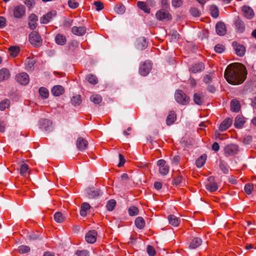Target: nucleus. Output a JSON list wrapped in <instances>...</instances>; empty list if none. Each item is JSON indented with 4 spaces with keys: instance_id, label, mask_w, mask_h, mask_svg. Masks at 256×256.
I'll return each mask as SVG.
<instances>
[{
    "instance_id": "1",
    "label": "nucleus",
    "mask_w": 256,
    "mask_h": 256,
    "mask_svg": "<svg viewBox=\"0 0 256 256\" xmlns=\"http://www.w3.org/2000/svg\"><path fill=\"white\" fill-rule=\"evenodd\" d=\"M246 74V70L244 64L234 62L227 66L224 71V76L230 84L238 85L244 81Z\"/></svg>"
},
{
    "instance_id": "2",
    "label": "nucleus",
    "mask_w": 256,
    "mask_h": 256,
    "mask_svg": "<svg viewBox=\"0 0 256 256\" xmlns=\"http://www.w3.org/2000/svg\"><path fill=\"white\" fill-rule=\"evenodd\" d=\"M28 40L30 43L35 47L40 46L42 42L40 36L36 31H32L30 33Z\"/></svg>"
},
{
    "instance_id": "3",
    "label": "nucleus",
    "mask_w": 256,
    "mask_h": 256,
    "mask_svg": "<svg viewBox=\"0 0 256 256\" xmlns=\"http://www.w3.org/2000/svg\"><path fill=\"white\" fill-rule=\"evenodd\" d=\"M238 145L230 144L226 145L224 148V154L226 157L232 156L237 154L239 152Z\"/></svg>"
},
{
    "instance_id": "4",
    "label": "nucleus",
    "mask_w": 256,
    "mask_h": 256,
    "mask_svg": "<svg viewBox=\"0 0 256 256\" xmlns=\"http://www.w3.org/2000/svg\"><path fill=\"white\" fill-rule=\"evenodd\" d=\"M176 101L182 105H186L190 102V98L182 90H177L175 93Z\"/></svg>"
},
{
    "instance_id": "5",
    "label": "nucleus",
    "mask_w": 256,
    "mask_h": 256,
    "mask_svg": "<svg viewBox=\"0 0 256 256\" xmlns=\"http://www.w3.org/2000/svg\"><path fill=\"white\" fill-rule=\"evenodd\" d=\"M152 69V64L150 62L146 61L141 63L140 68V74L142 76H146Z\"/></svg>"
},
{
    "instance_id": "6",
    "label": "nucleus",
    "mask_w": 256,
    "mask_h": 256,
    "mask_svg": "<svg viewBox=\"0 0 256 256\" xmlns=\"http://www.w3.org/2000/svg\"><path fill=\"white\" fill-rule=\"evenodd\" d=\"M233 48L235 50L236 54L239 56H242L246 52V48L244 46L236 42H234L232 43Z\"/></svg>"
},
{
    "instance_id": "7",
    "label": "nucleus",
    "mask_w": 256,
    "mask_h": 256,
    "mask_svg": "<svg viewBox=\"0 0 256 256\" xmlns=\"http://www.w3.org/2000/svg\"><path fill=\"white\" fill-rule=\"evenodd\" d=\"M162 8L156 13V16H170L168 10V4L167 0H162Z\"/></svg>"
},
{
    "instance_id": "8",
    "label": "nucleus",
    "mask_w": 256,
    "mask_h": 256,
    "mask_svg": "<svg viewBox=\"0 0 256 256\" xmlns=\"http://www.w3.org/2000/svg\"><path fill=\"white\" fill-rule=\"evenodd\" d=\"M40 128V129L50 132L52 128V122L47 119H42L39 122Z\"/></svg>"
},
{
    "instance_id": "9",
    "label": "nucleus",
    "mask_w": 256,
    "mask_h": 256,
    "mask_svg": "<svg viewBox=\"0 0 256 256\" xmlns=\"http://www.w3.org/2000/svg\"><path fill=\"white\" fill-rule=\"evenodd\" d=\"M98 233L95 230H89L86 234L85 240L90 244H94L96 242Z\"/></svg>"
},
{
    "instance_id": "10",
    "label": "nucleus",
    "mask_w": 256,
    "mask_h": 256,
    "mask_svg": "<svg viewBox=\"0 0 256 256\" xmlns=\"http://www.w3.org/2000/svg\"><path fill=\"white\" fill-rule=\"evenodd\" d=\"M16 80L20 84L26 85L29 82L28 75L26 72L18 74L16 77Z\"/></svg>"
},
{
    "instance_id": "11",
    "label": "nucleus",
    "mask_w": 256,
    "mask_h": 256,
    "mask_svg": "<svg viewBox=\"0 0 256 256\" xmlns=\"http://www.w3.org/2000/svg\"><path fill=\"white\" fill-rule=\"evenodd\" d=\"M76 147L80 150H85L88 146V142L82 137H80L76 140Z\"/></svg>"
},
{
    "instance_id": "12",
    "label": "nucleus",
    "mask_w": 256,
    "mask_h": 256,
    "mask_svg": "<svg viewBox=\"0 0 256 256\" xmlns=\"http://www.w3.org/2000/svg\"><path fill=\"white\" fill-rule=\"evenodd\" d=\"M232 123V120L230 118H226L220 124L219 126V130L221 132H224L228 129Z\"/></svg>"
},
{
    "instance_id": "13",
    "label": "nucleus",
    "mask_w": 256,
    "mask_h": 256,
    "mask_svg": "<svg viewBox=\"0 0 256 256\" xmlns=\"http://www.w3.org/2000/svg\"><path fill=\"white\" fill-rule=\"evenodd\" d=\"M204 69V64L202 62H200L192 65L190 70L193 74H196L202 72Z\"/></svg>"
},
{
    "instance_id": "14",
    "label": "nucleus",
    "mask_w": 256,
    "mask_h": 256,
    "mask_svg": "<svg viewBox=\"0 0 256 256\" xmlns=\"http://www.w3.org/2000/svg\"><path fill=\"white\" fill-rule=\"evenodd\" d=\"M14 16H24L26 12V8L22 4H20L14 7Z\"/></svg>"
},
{
    "instance_id": "15",
    "label": "nucleus",
    "mask_w": 256,
    "mask_h": 256,
    "mask_svg": "<svg viewBox=\"0 0 256 256\" xmlns=\"http://www.w3.org/2000/svg\"><path fill=\"white\" fill-rule=\"evenodd\" d=\"M10 70L6 68H2L0 70V82L6 80L10 78Z\"/></svg>"
},
{
    "instance_id": "16",
    "label": "nucleus",
    "mask_w": 256,
    "mask_h": 256,
    "mask_svg": "<svg viewBox=\"0 0 256 256\" xmlns=\"http://www.w3.org/2000/svg\"><path fill=\"white\" fill-rule=\"evenodd\" d=\"M72 32L75 35L82 36L85 34L86 29L84 26H73L72 28Z\"/></svg>"
},
{
    "instance_id": "17",
    "label": "nucleus",
    "mask_w": 256,
    "mask_h": 256,
    "mask_svg": "<svg viewBox=\"0 0 256 256\" xmlns=\"http://www.w3.org/2000/svg\"><path fill=\"white\" fill-rule=\"evenodd\" d=\"M51 92L54 96H58L64 93V89L61 86H55L52 88Z\"/></svg>"
},
{
    "instance_id": "18",
    "label": "nucleus",
    "mask_w": 256,
    "mask_h": 256,
    "mask_svg": "<svg viewBox=\"0 0 256 256\" xmlns=\"http://www.w3.org/2000/svg\"><path fill=\"white\" fill-rule=\"evenodd\" d=\"M168 218L170 224L174 226H177L180 224V219L174 215L168 216Z\"/></svg>"
},
{
    "instance_id": "19",
    "label": "nucleus",
    "mask_w": 256,
    "mask_h": 256,
    "mask_svg": "<svg viewBox=\"0 0 256 256\" xmlns=\"http://www.w3.org/2000/svg\"><path fill=\"white\" fill-rule=\"evenodd\" d=\"M240 109V104L239 101L234 99L230 102V110L234 112H238Z\"/></svg>"
},
{
    "instance_id": "20",
    "label": "nucleus",
    "mask_w": 256,
    "mask_h": 256,
    "mask_svg": "<svg viewBox=\"0 0 256 256\" xmlns=\"http://www.w3.org/2000/svg\"><path fill=\"white\" fill-rule=\"evenodd\" d=\"M91 206L88 202H83L80 207V214L82 216L85 217L87 215V212Z\"/></svg>"
},
{
    "instance_id": "21",
    "label": "nucleus",
    "mask_w": 256,
    "mask_h": 256,
    "mask_svg": "<svg viewBox=\"0 0 256 256\" xmlns=\"http://www.w3.org/2000/svg\"><path fill=\"white\" fill-rule=\"evenodd\" d=\"M176 119V116L175 112L173 110L170 112L166 120L167 125L170 126L172 124Z\"/></svg>"
},
{
    "instance_id": "22",
    "label": "nucleus",
    "mask_w": 256,
    "mask_h": 256,
    "mask_svg": "<svg viewBox=\"0 0 256 256\" xmlns=\"http://www.w3.org/2000/svg\"><path fill=\"white\" fill-rule=\"evenodd\" d=\"M216 31L218 34L224 36L226 32L225 24L222 22H218L216 25Z\"/></svg>"
},
{
    "instance_id": "23",
    "label": "nucleus",
    "mask_w": 256,
    "mask_h": 256,
    "mask_svg": "<svg viewBox=\"0 0 256 256\" xmlns=\"http://www.w3.org/2000/svg\"><path fill=\"white\" fill-rule=\"evenodd\" d=\"M202 240L200 238H194L190 244L189 248H190L194 249L201 245Z\"/></svg>"
},
{
    "instance_id": "24",
    "label": "nucleus",
    "mask_w": 256,
    "mask_h": 256,
    "mask_svg": "<svg viewBox=\"0 0 256 256\" xmlns=\"http://www.w3.org/2000/svg\"><path fill=\"white\" fill-rule=\"evenodd\" d=\"M55 41L58 44L64 46L66 44V38L64 35L58 34L55 37Z\"/></svg>"
},
{
    "instance_id": "25",
    "label": "nucleus",
    "mask_w": 256,
    "mask_h": 256,
    "mask_svg": "<svg viewBox=\"0 0 256 256\" xmlns=\"http://www.w3.org/2000/svg\"><path fill=\"white\" fill-rule=\"evenodd\" d=\"M245 122L244 118L241 116H238L234 120V126L236 128H241Z\"/></svg>"
},
{
    "instance_id": "26",
    "label": "nucleus",
    "mask_w": 256,
    "mask_h": 256,
    "mask_svg": "<svg viewBox=\"0 0 256 256\" xmlns=\"http://www.w3.org/2000/svg\"><path fill=\"white\" fill-rule=\"evenodd\" d=\"M88 195L89 198H96L100 195V190L99 189H94V188H91L88 190Z\"/></svg>"
},
{
    "instance_id": "27",
    "label": "nucleus",
    "mask_w": 256,
    "mask_h": 256,
    "mask_svg": "<svg viewBox=\"0 0 256 256\" xmlns=\"http://www.w3.org/2000/svg\"><path fill=\"white\" fill-rule=\"evenodd\" d=\"M235 26L238 32L242 33L245 30V25L244 22L239 18H238L236 21Z\"/></svg>"
},
{
    "instance_id": "28",
    "label": "nucleus",
    "mask_w": 256,
    "mask_h": 256,
    "mask_svg": "<svg viewBox=\"0 0 256 256\" xmlns=\"http://www.w3.org/2000/svg\"><path fill=\"white\" fill-rule=\"evenodd\" d=\"M38 17H30L28 22V28L32 30H34L38 26Z\"/></svg>"
},
{
    "instance_id": "29",
    "label": "nucleus",
    "mask_w": 256,
    "mask_h": 256,
    "mask_svg": "<svg viewBox=\"0 0 256 256\" xmlns=\"http://www.w3.org/2000/svg\"><path fill=\"white\" fill-rule=\"evenodd\" d=\"M194 101L198 105H202L204 103V96L199 93H196L194 96Z\"/></svg>"
},
{
    "instance_id": "30",
    "label": "nucleus",
    "mask_w": 256,
    "mask_h": 256,
    "mask_svg": "<svg viewBox=\"0 0 256 256\" xmlns=\"http://www.w3.org/2000/svg\"><path fill=\"white\" fill-rule=\"evenodd\" d=\"M206 158L207 156L206 154H204L200 156L196 161V166L198 168L202 167L206 162Z\"/></svg>"
},
{
    "instance_id": "31",
    "label": "nucleus",
    "mask_w": 256,
    "mask_h": 256,
    "mask_svg": "<svg viewBox=\"0 0 256 256\" xmlns=\"http://www.w3.org/2000/svg\"><path fill=\"white\" fill-rule=\"evenodd\" d=\"M135 225L138 229H142L144 227L145 220L140 216L136 218L135 222Z\"/></svg>"
},
{
    "instance_id": "32",
    "label": "nucleus",
    "mask_w": 256,
    "mask_h": 256,
    "mask_svg": "<svg viewBox=\"0 0 256 256\" xmlns=\"http://www.w3.org/2000/svg\"><path fill=\"white\" fill-rule=\"evenodd\" d=\"M90 100L96 104H100L102 101V97L98 94H93L90 96Z\"/></svg>"
},
{
    "instance_id": "33",
    "label": "nucleus",
    "mask_w": 256,
    "mask_h": 256,
    "mask_svg": "<svg viewBox=\"0 0 256 256\" xmlns=\"http://www.w3.org/2000/svg\"><path fill=\"white\" fill-rule=\"evenodd\" d=\"M242 12L244 16H254V10L248 6H244L242 8Z\"/></svg>"
},
{
    "instance_id": "34",
    "label": "nucleus",
    "mask_w": 256,
    "mask_h": 256,
    "mask_svg": "<svg viewBox=\"0 0 256 256\" xmlns=\"http://www.w3.org/2000/svg\"><path fill=\"white\" fill-rule=\"evenodd\" d=\"M86 79L89 83L92 84H96L98 83V79L95 75L88 74L86 76Z\"/></svg>"
},
{
    "instance_id": "35",
    "label": "nucleus",
    "mask_w": 256,
    "mask_h": 256,
    "mask_svg": "<svg viewBox=\"0 0 256 256\" xmlns=\"http://www.w3.org/2000/svg\"><path fill=\"white\" fill-rule=\"evenodd\" d=\"M137 6L140 8L144 10L146 13H150V8L144 2H137Z\"/></svg>"
},
{
    "instance_id": "36",
    "label": "nucleus",
    "mask_w": 256,
    "mask_h": 256,
    "mask_svg": "<svg viewBox=\"0 0 256 256\" xmlns=\"http://www.w3.org/2000/svg\"><path fill=\"white\" fill-rule=\"evenodd\" d=\"M29 166L26 164H23L21 165L20 174L22 176H26L28 172Z\"/></svg>"
},
{
    "instance_id": "37",
    "label": "nucleus",
    "mask_w": 256,
    "mask_h": 256,
    "mask_svg": "<svg viewBox=\"0 0 256 256\" xmlns=\"http://www.w3.org/2000/svg\"><path fill=\"white\" fill-rule=\"evenodd\" d=\"M114 11L118 14H122L126 11L125 6L122 4H118L115 6Z\"/></svg>"
},
{
    "instance_id": "38",
    "label": "nucleus",
    "mask_w": 256,
    "mask_h": 256,
    "mask_svg": "<svg viewBox=\"0 0 256 256\" xmlns=\"http://www.w3.org/2000/svg\"><path fill=\"white\" fill-rule=\"evenodd\" d=\"M38 92L40 95L44 98H47L49 96V92L44 87H40L39 88Z\"/></svg>"
},
{
    "instance_id": "39",
    "label": "nucleus",
    "mask_w": 256,
    "mask_h": 256,
    "mask_svg": "<svg viewBox=\"0 0 256 256\" xmlns=\"http://www.w3.org/2000/svg\"><path fill=\"white\" fill-rule=\"evenodd\" d=\"M8 50L10 52V54L13 57H16L19 53L20 48L17 46H12L9 48Z\"/></svg>"
},
{
    "instance_id": "40",
    "label": "nucleus",
    "mask_w": 256,
    "mask_h": 256,
    "mask_svg": "<svg viewBox=\"0 0 256 256\" xmlns=\"http://www.w3.org/2000/svg\"><path fill=\"white\" fill-rule=\"evenodd\" d=\"M206 188L210 192H215L218 190V185L216 182H210L206 184Z\"/></svg>"
},
{
    "instance_id": "41",
    "label": "nucleus",
    "mask_w": 256,
    "mask_h": 256,
    "mask_svg": "<svg viewBox=\"0 0 256 256\" xmlns=\"http://www.w3.org/2000/svg\"><path fill=\"white\" fill-rule=\"evenodd\" d=\"M54 217L55 221L58 223H61L64 220V216H63L62 214L60 212H56Z\"/></svg>"
},
{
    "instance_id": "42",
    "label": "nucleus",
    "mask_w": 256,
    "mask_h": 256,
    "mask_svg": "<svg viewBox=\"0 0 256 256\" xmlns=\"http://www.w3.org/2000/svg\"><path fill=\"white\" fill-rule=\"evenodd\" d=\"M72 104L74 106H79L82 103L81 96L79 94L74 96L71 100Z\"/></svg>"
},
{
    "instance_id": "43",
    "label": "nucleus",
    "mask_w": 256,
    "mask_h": 256,
    "mask_svg": "<svg viewBox=\"0 0 256 256\" xmlns=\"http://www.w3.org/2000/svg\"><path fill=\"white\" fill-rule=\"evenodd\" d=\"M116 206V201L112 199L108 200L106 204V208L108 211H112Z\"/></svg>"
},
{
    "instance_id": "44",
    "label": "nucleus",
    "mask_w": 256,
    "mask_h": 256,
    "mask_svg": "<svg viewBox=\"0 0 256 256\" xmlns=\"http://www.w3.org/2000/svg\"><path fill=\"white\" fill-rule=\"evenodd\" d=\"M10 104V101L8 99L2 100L0 102V110H4L6 108H8Z\"/></svg>"
},
{
    "instance_id": "45",
    "label": "nucleus",
    "mask_w": 256,
    "mask_h": 256,
    "mask_svg": "<svg viewBox=\"0 0 256 256\" xmlns=\"http://www.w3.org/2000/svg\"><path fill=\"white\" fill-rule=\"evenodd\" d=\"M147 46V42L144 38H142L139 40L138 46V48L140 50L145 48Z\"/></svg>"
},
{
    "instance_id": "46",
    "label": "nucleus",
    "mask_w": 256,
    "mask_h": 256,
    "mask_svg": "<svg viewBox=\"0 0 256 256\" xmlns=\"http://www.w3.org/2000/svg\"><path fill=\"white\" fill-rule=\"evenodd\" d=\"M210 14L212 16H218L219 10L218 8L214 5H212L210 7Z\"/></svg>"
},
{
    "instance_id": "47",
    "label": "nucleus",
    "mask_w": 256,
    "mask_h": 256,
    "mask_svg": "<svg viewBox=\"0 0 256 256\" xmlns=\"http://www.w3.org/2000/svg\"><path fill=\"white\" fill-rule=\"evenodd\" d=\"M138 209L135 206H130L128 208V214L130 216H134L138 214Z\"/></svg>"
},
{
    "instance_id": "48",
    "label": "nucleus",
    "mask_w": 256,
    "mask_h": 256,
    "mask_svg": "<svg viewBox=\"0 0 256 256\" xmlns=\"http://www.w3.org/2000/svg\"><path fill=\"white\" fill-rule=\"evenodd\" d=\"M254 190V186L252 184H247L244 186V190L246 194H250Z\"/></svg>"
},
{
    "instance_id": "49",
    "label": "nucleus",
    "mask_w": 256,
    "mask_h": 256,
    "mask_svg": "<svg viewBox=\"0 0 256 256\" xmlns=\"http://www.w3.org/2000/svg\"><path fill=\"white\" fill-rule=\"evenodd\" d=\"M18 251L20 254L28 253L30 251V248L26 246H20L18 248Z\"/></svg>"
},
{
    "instance_id": "50",
    "label": "nucleus",
    "mask_w": 256,
    "mask_h": 256,
    "mask_svg": "<svg viewBox=\"0 0 256 256\" xmlns=\"http://www.w3.org/2000/svg\"><path fill=\"white\" fill-rule=\"evenodd\" d=\"M168 171L169 167L167 165L162 166L159 169L160 173L163 176L166 175L168 173Z\"/></svg>"
},
{
    "instance_id": "51",
    "label": "nucleus",
    "mask_w": 256,
    "mask_h": 256,
    "mask_svg": "<svg viewBox=\"0 0 256 256\" xmlns=\"http://www.w3.org/2000/svg\"><path fill=\"white\" fill-rule=\"evenodd\" d=\"M224 50V46L220 44H217L214 47V50L217 53H222Z\"/></svg>"
},
{
    "instance_id": "52",
    "label": "nucleus",
    "mask_w": 256,
    "mask_h": 256,
    "mask_svg": "<svg viewBox=\"0 0 256 256\" xmlns=\"http://www.w3.org/2000/svg\"><path fill=\"white\" fill-rule=\"evenodd\" d=\"M76 254L78 256H89V252L88 250H78L76 252Z\"/></svg>"
},
{
    "instance_id": "53",
    "label": "nucleus",
    "mask_w": 256,
    "mask_h": 256,
    "mask_svg": "<svg viewBox=\"0 0 256 256\" xmlns=\"http://www.w3.org/2000/svg\"><path fill=\"white\" fill-rule=\"evenodd\" d=\"M68 5L70 8H76L78 6L79 4L76 0H68Z\"/></svg>"
},
{
    "instance_id": "54",
    "label": "nucleus",
    "mask_w": 256,
    "mask_h": 256,
    "mask_svg": "<svg viewBox=\"0 0 256 256\" xmlns=\"http://www.w3.org/2000/svg\"><path fill=\"white\" fill-rule=\"evenodd\" d=\"M212 76L213 74H209L206 75L204 78V82L206 84L211 83L212 81Z\"/></svg>"
},
{
    "instance_id": "55",
    "label": "nucleus",
    "mask_w": 256,
    "mask_h": 256,
    "mask_svg": "<svg viewBox=\"0 0 256 256\" xmlns=\"http://www.w3.org/2000/svg\"><path fill=\"white\" fill-rule=\"evenodd\" d=\"M24 4L28 6V9L30 10L34 7L35 2L34 0H26Z\"/></svg>"
},
{
    "instance_id": "56",
    "label": "nucleus",
    "mask_w": 256,
    "mask_h": 256,
    "mask_svg": "<svg viewBox=\"0 0 256 256\" xmlns=\"http://www.w3.org/2000/svg\"><path fill=\"white\" fill-rule=\"evenodd\" d=\"M94 5L95 9L98 11L104 8L103 4L100 2H94Z\"/></svg>"
},
{
    "instance_id": "57",
    "label": "nucleus",
    "mask_w": 256,
    "mask_h": 256,
    "mask_svg": "<svg viewBox=\"0 0 256 256\" xmlns=\"http://www.w3.org/2000/svg\"><path fill=\"white\" fill-rule=\"evenodd\" d=\"M146 250L150 256H154L156 254L154 248L151 246H148Z\"/></svg>"
},
{
    "instance_id": "58",
    "label": "nucleus",
    "mask_w": 256,
    "mask_h": 256,
    "mask_svg": "<svg viewBox=\"0 0 256 256\" xmlns=\"http://www.w3.org/2000/svg\"><path fill=\"white\" fill-rule=\"evenodd\" d=\"M182 178H183L181 176H178L177 177L174 178L172 181V184L176 186L180 184L182 182Z\"/></svg>"
},
{
    "instance_id": "59",
    "label": "nucleus",
    "mask_w": 256,
    "mask_h": 256,
    "mask_svg": "<svg viewBox=\"0 0 256 256\" xmlns=\"http://www.w3.org/2000/svg\"><path fill=\"white\" fill-rule=\"evenodd\" d=\"M220 170L224 172V174L228 173V166L226 164H225L222 162H220Z\"/></svg>"
},
{
    "instance_id": "60",
    "label": "nucleus",
    "mask_w": 256,
    "mask_h": 256,
    "mask_svg": "<svg viewBox=\"0 0 256 256\" xmlns=\"http://www.w3.org/2000/svg\"><path fill=\"white\" fill-rule=\"evenodd\" d=\"M183 2V0H172V5L175 8L180 7Z\"/></svg>"
},
{
    "instance_id": "61",
    "label": "nucleus",
    "mask_w": 256,
    "mask_h": 256,
    "mask_svg": "<svg viewBox=\"0 0 256 256\" xmlns=\"http://www.w3.org/2000/svg\"><path fill=\"white\" fill-rule=\"evenodd\" d=\"M119 159H120V162L118 164V167H121L124 166V164L125 163V159L121 154H120L118 155Z\"/></svg>"
},
{
    "instance_id": "62",
    "label": "nucleus",
    "mask_w": 256,
    "mask_h": 256,
    "mask_svg": "<svg viewBox=\"0 0 256 256\" xmlns=\"http://www.w3.org/2000/svg\"><path fill=\"white\" fill-rule=\"evenodd\" d=\"M6 26V20L4 17H0V28H2Z\"/></svg>"
},
{
    "instance_id": "63",
    "label": "nucleus",
    "mask_w": 256,
    "mask_h": 256,
    "mask_svg": "<svg viewBox=\"0 0 256 256\" xmlns=\"http://www.w3.org/2000/svg\"><path fill=\"white\" fill-rule=\"evenodd\" d=\"M190 11L192 16H198L200 14L199 11L196 8H192Z\"/></svg>"
},
{
    "instance_id": "64",
    "label": "nucleus",
    "mask_w": 256,
    "mask_h": 256,
    "mask_svg": "<svg viewBox=\"0 0 256 256\" xmlns=\"http://www.w3.org/2000/svg\"><path fill=\"white\" fill-rule=\"evenodd\" d=\"M180 160V158L179 156H175L173 157L172 159V163L176 164L179 162Z\"/></svg>"
}]
</instances>
